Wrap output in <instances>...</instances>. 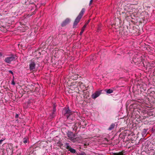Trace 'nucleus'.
Returning <instances> with one entry per match:
<instances>
[{"label":"nucleus","mask_w":155,"mask_h":155,"mask_svg":"<svg viewBox=\"0 0 155 155\" xmlns=\"http://www.w3.org/2000/svg\"><path fill=\"white\" fill-rule=\"evenodd\" d=\"M85 11V8H83L82 9L81 12L79 13V15L75 20L73 25V28H76V26L78 24L80 20L82 17Z\"/></svg>","instance_id":"nucleus-1"},{"label":"nucleus","mask_w":155,"mask_h":155,"mask_svg":"<svg viewBox=\"0 0 155 155\" xmlns=\"http://www.w3.org/2000/svg\"><path fill=\"white\" fill-rule=\"evenodd\" d=\"M37 62V59L35 58H33L30 61L29 68L31 71L35 70V65Z\"/></svg>","instance_id":"nucleus-3"},{"label":"nucleus","mask_w":155,"mask_h":155,"mask_svg":"<svg viewBox=\"0 0 155 155\" xmlns=\"http://www.w3.org/2000/svg\"><path fill=\"white\" fill-rule=\"evenodd\" d=\"M68 139L73 142H75L76 140L75 135L71 132H68L67 133Z\"/></svg>","instance_id":"nucleus-6"},{"label":"nucleus","mask_w":155,"mask_h":155,"mask_svg":"<svg viewBox=\"0 0 155 155\" xmlns=\"http://www.w3.org/2000/svg\"><path fill=\"white\" fill-rule=\"evenodd\" d=\"M124 153L123 151L118 153H112V155H124Z\"/></svg>","instance_id":"nucleus-14"},{"label":"nucleus","mask_w":155,"mask_h":155,"mask_svg":"<svg viewBox=\"0 0 155 155\" xmlns=\"http://www.w3.org/2000/svg\"><path fill=\"white\" fill-rule=\"evenodd\" d=\"M93 0H91L89 3V5H91L93 2Z\"/></svg>","instance_id":"nucleus-24"},{"label":"nucleus","mask_w":155,"mask_h":155,"mask_svg":"<svg viewBox=\"0 0 155 155\" xmlns=\"http://www.w3.org/2000/svg\"><path fill=\"white\" fill-rule=\"evenodd\" d=\"M105 91H106L107 93V94H110L113 92V90L112 89H106Z\"/></svg>","instance_id":"nucleus-16"},{"label":"nucleus","mask_w":155,"mask_h":155,"mask_svg":"<svg viewBox=\"0 0 155 155\" xmlns=\"http://www.w3.org/2000/svg\"><path fill=\"white\" fill-rule=\"evenodd\" d=\"M18 117V114H16V115H15V117L16 118H17Z\"/></svg>","instance_id":"nucleus-26"},{"label":"nucleus","mask_w":155,"mask_h":155,"mask_svg":"<svg viewBox=\"0 0 155 155\" xmlns=\"http://www.w3.org/2000/svg\"><path fill=\"white\" fill-rule=\"evenodd\" d=\"M104 140L106 141H107V142H108L109 141L107 139V138H104Z\"/></svg>","instance_id":"nucleus-28"},{"label":"nucleus","mask_w":155,"mask_h":155,"mask_svg":"<svg viewBox=\"0 0 155 155\" xmlns=\"http://www.w3.org/2000/svg\"><path fill=\"white\" fill-rule=\"evenodd\" d=\"M31 87H32V89H34V86L33 85L31 84Z\"/></svg>","instance_id":"nucleus-29"},{"label":"nucleus","mask_w":155,"mask_h":155,"mask_svg":"<svg viewBox=\"0 0 155 155\" xmlns=\"http://www.w3.org/2000/svg\"><path fill=\"white\" fill-rule=\"evenodd\" d=\"M73 127V130L74 131H76L78 127H79L81 128V122H78L76 123Z\"/></svg>","instance_id":"nucleus-9"},{"label":"nucleus","mask_w":155,"mask_h":155,"mask_svg":"<svg viewBox=\"0 0 155 155\" xmlns=\"http://www.w3.org/2000/svg\"><path fill=\"white\" fill-rule=\"evenodd\" d=\"M16 56L14 55H11L6 57L4 60L5 61L9 64H10L11 62L14 61L16 60Z\"/></svg>","instance_id":"nucleus-5"},{"label":"nucleus","mask_w":155,"mask_h":155,"mask_svg":"<svg viewBox=\"0 0 155 155\" xmlns=\"http://www.w3.org/2000/svg\"><path fill=\"white\" fill-rule=\"evenodd\" d=\"M82 82H81V84H82Z\"/></svg>","instance_id":"nucleus-32"},{"label":"nucleus","mask_w":155,"mask_h":155,"mask_svg":"<svg viewBox=\"0 0 155 155\" xmlns=\"http://www.w3.org/2000/svg\"><path fill=\"white\" fill-rule=\"evenodd\" d=\"M70 22V19L69 18L66 19L61 23V25L62 27H64L68 24Z\"/></svg>","instance_id":"nucleus-10"},{"label":"nucleus","mask_w":155,"mask_h":155,"mask_svg":"<svg viewBox=\"0 0 155 155\" xmlns=\"http://www.w3.org/2000/svg\"><path fill=\"white\" fill-rule=\"evenodd\" d=\"M3 141V140H0V144H1L2 142V141Z\"/></svg>","instance_id":"nucleus-27"},{"label":"nucleus","mask_w":155,"mask_h":155,"mask_svg":"<svg viewBox=\"0 0 155 155\" xmlns=\"http://www.w3.org/2000/svg\"><path fill=\"white\" fill-rule=\"evenodd\" d=\"M87 125V123L84 120L81 123V126H82V128H84Z\"/></svg>","instance_id":"nucleus-17"},{"label":"nucleus","mask_w":155,"mask_h":155,"mask_svg":"<svg viewBox=\"0 0 155 155\" xmlns=\"http://www.w3.org/2000/svg\"><path fill=\"white\" fill-rule=\"evenodd\" d=\"M8 72H9V73H11L12 74V75L13 74V72L12 71H11V70L9 71H8Z\"/></svg>","instance_id":"nucleus-23"},{"label":"nucleus","mask_w":155,"mask_h":155,"mask_svg":"<svg viewBox=\"0 0 155 155\" xmlns=\"http://www.w3.org/2000/svg\"><path fill=\"white\" fill-rule=\"evenodd\" d=\"M126 130L125 127H121L119 129V131L120 132L122 130Z\"/></svg>","instance_id":"nucleus-20"},{"label":"nucleus","mask_w":155,"mask_h":155,"mask_svg":"<svg viewBox=\"0 0 155 155\" xmlns=\"http://www.w3.org/2000/svg\"><path fill=\"white\" fill-rule=\"evenodd\" d=\"M65 147L68 151H70L71 152L73 153H76V151L75 150L71 148V147L69 145V143H66L65 145Z\"/></svg>","instance_id":"nucleus-7"},{"label":"nucleus","mask_w":155,"mask_h":155,"mask_svg":"<svg viewBox=\"0 0 155 155\" xmlns=\"http://www.w3.org/2000/svg\"><path fill=\"white\" fill-rule=\"evenodd\" d=\"M56 104H53V109L52 110V115H53L52 117H53V115L54 114V112L56 111Z\"/></svg>","instance_id":"nucleus-13"},{"label":"nucleus","mask_w":155,"mask_h":155,"mask_svg":"<svg viewBox=\"0 0 155 155\" xmlns=\"http://www.w3.org/2000/svg\"><path fill=\"white\" fill-rule=\"evenodd\" d=\"M130 102H131V101L130 100L128 101L126 103V106H127V105H128L129 104H130Z\"/></svg>","instance_id":"nucleus-22"},{"label":"nucleus","mask_w":155,"mask_h":155,"mask_svg":"<svg viewBox=\"0 0 155 155\" xmlns=\"http://www.w3.org/2000/svg\"><path fill=\"white\" fill-rule=\"evenodd\" d=\"M127 12H131V11H130V10H127Z\"/></svg>","instance_id":"nucleus-31"},{"label":"nucleus","mask_w":155,"mask_h":155,"mask_svg":"<svg viewBox=\"0 0 155 155\" xmlns=\"http://www.w3.org/2000/svg\"><path fill=\"white\" fill-rule=\"evenodd\" d=\"M62 114L64 116L66 117H68L72 113V111H71L69 108V107L67 108H64L62 111Z\"/></svg>","instance_id":"nucleus-4"},{"label":"nucleus","mask_w":155,"mask_h":155,"mask_svg":"<svg viewBox=\"0 0 155 155\" xmlns=\"http://www.w3.org/2000/svg\"><path fill=\"white\" fill-rule=\"evenodd\" d=\"M2 54L0 52V57H1V56H2Z\"/></svg>","instance_id":"nucleus-30"},{"label":"nucleus","mask_w":155,"mask_h":155,"mask_svg":"<svg viewBox=\"0 0 155 155\" xmlns=\"http://www.w3.org/2000/svg\"><path fill=\"white\" fill-rule=\"evenodd\" d=\"M103 91V90H101L96 91L95 93L92 95V98L94 99H95L102 93V92Z\"/></svg>","instance_id":"nucleus-8"},{"label":"nucleus","mask_w":155,"mask_h":155,"mask_svg":"<svg viewBox=\"0 0 155 155\" xmlns=\"http://www.w3.org/2000/svg\"><path fill=\"white\" fill-rule=\"evenodd\" d=\"M85 11V8H83L82 9L81 12L79 13V15L75 20L73 25V28H76V26L78 24L80 20L82 17Z\"/></svg>","instance_id":"nucleus-2"},{"label":"nucleus","mask_w":155,"mask_h":155,"mask_svg":"<svg viewBox=\"0 0 155 155\" xmlns=\"http://www.w3.org/2000/svg\"><path fill=\"white\" fill-rule=\"evenodd\" d=\"M115 124L114 123L112 124L110 127L108 128V130H112L115 127Z\"/></svg>","instance_id":"nucleus-15"},{"label":"nucleus","mask_w":155,"mask_h":155,"mask_svg":"<svg viewBox=\"0 0 155 155\" xmlns=\"http://www.w3.org/2000/svg\"><path fill=\"white\" fill-rule=\"evenodd\" d=\"M90 22V20H88L87 22L84 25V26L83 27L82 29L81 30V31L80 32V35H81L82 33H83V32L84 31L85 28L86 27L87 25H88V24Z\"/></svg>","instance_id":"nucleus-11"},{"label":"nucleus","mask_w":155,"mask_h":155,"mask_svg":"<svg viewBox=\"0 0 155 155\" xmlns=\"http://www.w3.org/2000/svg\"><path fill=\"white\" fill-rule=\"evenodd\" d=\"M58 146H61L63 145L62 143L60 141H59L57 143Z\"/></svg>","instance_id":"nucleus-18"},{"label":"nucleus","mask_w":155,"mask_h":155,"mask_svg":"<svg viewBox=\"0 0 155 155\" xmlns=\"http://www.w3.org/2000/svg\"><path fill=\"white\" fill-rule=\"evenodd\" d=\"M70 114V115L68 117H67V118L71 120H73L75 118V117L74 112L73 111H72V113H71V114Z\"/></svg>","instance_id":"nucleus-12"},{"label":"nucleus","mask_w":155,"mask_h":155,"mask_svg":"<svg viewBox=\"0 0 155 155\" xmlns=\"http://www.w3.org/2000/svg\"><path fill=\"white\" fill-rule=\"evenodd\" d=\"M27 142V139H26V138H24L23 139V142L25 143H26Z\"/></svg>","instance_id":"nucleus-19"},{"label":"nucleus","mask_w":155,"mask_h":155,"mask_svg":"<svg viewBox=\"0 0 155 155\" xmlns=\"http://www.w3.org/2000/svg\"><path fill=\"white\" fill-rule=\"evenodd\" d=\"M140 60H141V61L140 62V63L141 62L143 64L144 59L142 58H141Z\"/></svg>","instance_id":"nucleus-21"},{"label":"nucleus","mask_w":155,"mask_h":155,"mask_svg":"<svg viewBox=\"0 0 155 155\" xmlns=\"http://www.w3.org/2000/svg\"><path fill=\"white\" fill-rule=\"evenodd\" d=\"M12 84L13 85H15V83L13 80L12 81Z\"/></svg>","instance_id":"nucleus-25"}]
</instances>
